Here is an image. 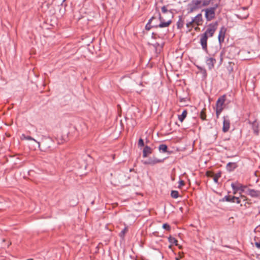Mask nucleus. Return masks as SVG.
Masks as SVG:
<instances>
[{
    "instance_id": "nucleus-26",
    "label": "nucleus",
    "mask_w": 260,
    "mask_h": 260,
    "mask_svg": "<svg viewBox=\"0 0 260 260\" xmlns=\"http://www.w3.org/2000/svg\"><path fill=\"white\" fill-rule=\"evenodd\" d=\"M171 196L173 199H177L179 197V192L177 190H172L171 193Z\"/></svg>"
},
{
    "instance_id": "nucleus-22",
    "label": "nucleus",
    "mask_w": 260,
    "mask_h": 260,
    "mask_svg": "<svg viewBox=\"0 0 260 260\" xmlns=\"http://www.w3.org/2000/svg\"><path fill=\"white\" fill-rule=\"evenodd\" d=\"M236 16H237V17L240 19H246L248 16V13H247V12H246L245 13L243 14H241V12H239V13L236 15Z\"/></svg>"
},
{
    "instance_id": "nucleus-39",
    "label": "nucleus",
    "mask_w": 260,
    "mask_h": 260,
    "mask_svg": "<svg viewBox=\"0 0 260 260\" xmlns=\"http://www.w3.org/2000/svg\"><path fill=\"white\" fill-rule=\"evenodd\" d=\"M234 50H235V49L233 47H231L229 48V52H233Z\"/></svg>"
},
{
    "instance_id": "nucleus-15",
    "label": "nucleus",
    "mask_w": 260,
    "mask_h": 260,
    "mask_svg": "<svg viewBox=\"0 0 260 260\" xmlns=\"http://www.w3.org/2000/svg\"><path fill=\"white\" fill-rule=\"evenodd\" d=\"M152 152V149L148 146H146L143 151V157H146Z\"/></svg>"
},
{
    "instance_id": "nucleus-36",
    "label": "nucleus",
    "mask_w": 260,
    "mask_h": 260,
    "mask_svg": "<svg viewBox=\"0 0 260 260\" xmlns=\"http://www.w3.org/2000/svg\"><path fill=\"white\" fill-rule=\"evenodd\" d=\"M222 55H223V53H222V52H221V53H220V63H221V62H222V59H223V58H222Z\"/></svg>"
},
{
    "instance_id": "nucleus-10",
    "label": "nucleus",
    "mask_w": 260,
    "mask_h": 260,
    "mask_svg": "<svg viewBox=\"0 0 260 260\" xmlns=\"http://www.w3.org/2000/svg\"><path fill=\"white\" fill-rule=\"evenodd\" d=\"M226 31V28L224 26L221 27L218 36V41L220 44L224 42Z\"/></svg>"
},
{
    "instance_id": "nucleus-3",
    "label": "nucleus",
    "mask_w": 260,
    "mask_h": 260,
    "mask_svg": "<svg viewBox=\"0 0 260 260\" xmlns=\"http://www.w3.org/2000/svg\"><path fill=\"white\" fill-rule=\"evenodd\" d=\"M159 20L160 21V23L158 25H151V23L153 19H155L154 16H152L148 21L146 25H145V29L147 30H149L151 28H157V27H166L170 26V25L172 23V21L171 19L169 20H166L163 16H162L160 13H158Z\"/></svg>"
},
{
    "instance_id": "nucleus-31",
    "label": "nucleus",
    "mask_w": 260,
    "mask_h": 260,
    "mask_svg": "<svg viewBox=\"0 0 260 260\" xmlns=\"http://www.w3.org/2000/svg\"><path fill=\"white\" fill-rule=\"evenodd\" d=\"M161 11L163 13L166 14L168 12V11L167 9V7L165 6H164L161 8Z\"/></svg>"
},
{
    "instance_id": "nucleus-41",
    "label": "nucleus",
    "mask_w": 260,
    "mask_h": 260,
    "mask_svg": "<svg viewBox=\"0 0 260 260\" xmlns=\"http://www.w3.org/2000/svg\"><path fill=\"white\" fill-rule=\"evenodd\" d=\"M64 140H61L60 142L58 141V144H62V143H64Z\"/></svg>"
},
{
    "instance_id": "nucleus-13",
    "label": "nucleus",
    "mask_w": 260,
    "mask_h": 260,
    "mask_svg": "<svg viewBox=\"0 0 260 260\" xmlns=\"http://www.w3.org/2000/svg\"><path fill=\"white\" fill-rule=\"evenodd\" d=\"M194 24L197 25H200L202 24V15L201 14H198L194 18L192 19Z\"/></svg>"
},
{
    "instance_id": "nucleus-16",
    "label": "nucleus",
    "mask_w": 260,
    "mask_h": 260,
    "mask_svg": "<svg viewBox=\"0 0 260 260\" xmlns=\"http://www.w3.org/2000/svg\"><path fill=\"white\" fill-rule=\"evenodd\" d=\"M162 161V160L158 159L156 158L154 159H149L147 161H145L144 164L146 165H154L157 163L161 162Z\"/></svg>"
},
{
    "instance_id": "nucleus-11",
    "label": "nucleus",
    "mask_w": 260,
    "mask_h": 260,
    "mask_svg": "<svg viewBox=\"0 0 260 260\" xmlns=\"http://www.w3.org/2000/svg\"><path fill=\"white\" fill-rule=\"evenodd\" d=\"M246 193L251 197L257 198L260 197V191L253 189L247 188Z\"/></svg>"
},
{
    "instance_id": "nucleus-21",
    "label": "nucleus",
    "mask_w": 260,
    "mask_h": 260,
    "mask_svg": "<svg viewBox=\"0 0 260 260\" xmlns=\"http://www.w3.org/2000/svg\"><path fill=\"white\" fill-rule=\"evenodd\" d=\"M221 173L220 172H218L216 174L214 175L213 178L214 181L217 183L218 182V179L220 177H221Z\"/></svg>"
},
{
    "instance_id": "nucleus-20",
    "label": "nucleus",
    "mask_w": 260,
    "mask_h": 260,
    "mask_svg": "<svg viewBox=\"0 0 260 260\" xmlns=\"http://www.w3.org/2000/svg\"><path fill=\"white\" fill-rule=\"evenodd\" d=\"M168 240H169V242L171 243V244H175L176 246H177L178 245V241L174 237H173L172 236H170L169 238H168Z\"/></svg>"
},
{
    "instance_id": "nucleus-28",
    "label": "nucleus",
    "mask_w": 260,
    "mask_h": 260,
    "mask_svg": "<svg viewBox=\"0 0 260 260\" xmlns=\"http://www.w3.org/2000/svg\"><path fill=\"white\" fill-rule=\"evenodd\" d=\"M162 228L166 230L167 231H170L171 230V226L168 223H164L162 225Z\"/></svg>"
},
{
    "instance_id": "nucleus-35",
    "label": "nucleus",
    "mask_w": 260,
    "mask_h": 260,
    "mask_svg": "<svg viewBox=\"0 0 260 260\" xmlns=\"http://www.w3.org/2000/svg\"><path fill=\"white\" fill-rule=\"evenodd\" d=\"M25 139H26V140H34V141H35L37 142V141H36L34 138H32L31 137H30V136H27V137H25Z\"/></svg>"
},
{
    "instance_id": "nucleus-8",
    "label": "nucleus",
    "mask_w": 260,
    "mask_h": 260,
    "mask_svg": "<svg viewBox=\"0 0 260 260\" xmlns=\"http://www.w3.org/2000/svg\"><path fill=\"white\" fill-rule=\"evenodd\" d=\"M248 123L251 125L254 135L257 136L259 132V123L257 119H255L253 122L248 121Z\"/></svg>"
},
{
    "instance_id": "nucleus-33",
    "label": "nucleus",
    "mask_w": 260,
    "mask_h": 260,
    "mask_svg": "<svg viewBox=\"0 0 260 260\" xmlns=\"http://www.w3.org/2000/svg\"><path fill=\"white\" fill-rule=\"evenodd\" d=\"M255 245L258 249H260V242L256 241Z\"/></svg>"
},
{
    "instance_id": "nucleus-23",
    "label": "nucleus",
    "mask_w": 260,
    "mask_h": 260,
    "mask_svg": "<svg viewBox=\"0 0 260 260\" xmlns=\"http://www.w3.org/2000/svg\"><path fill=\"white\" fill-rule=\"evenodd\" d=\"M178 28L181 29L184 26V21L182 19L181 17H180L177 23Z\"/></svg>"
},
{
    "instance_id": "nucleus-18",
    "label": "nucleus",
    "mask_w": 260,
    "mask_h": 260,
    "mask_svg": "<svg viewBox=\"0 0 260 260\" xmlns=\"http://www.w3.org/2000/svg\"><path fill=\"white\" fill-rule=\"evenodd\" d=\"M187 114V110H184L181 115H178V119L180 122H182L184 119L186 118Z\"/></svg>"
},
{
    "instance_id": "nucleus-29",
    "label": "nucleus",
    "mask_w": 260,
    "mask_h": 260,
    "mask_svg": "<svg viewBox=\"0 0 260 260\" xmlns=\"http://www.w3.org/2000/svg\"><path fill=\"white\" fill-rule=\"evenodd\" d=\"M214 175V173L212 171H207L206 172V175L208 177H213Z\"/></svg>"
},
{
    "instance_id": "nucleus-2",
    "label": "nucleus",
    "mask_w": 260,
    "mask_h": 260,
    "mask_svg": "<svg viewBox=\"0 0 260 260\" xmlns=\"http://www.w3.org/2000/svg\"><path fill=\"white\" fill-rule=\"evenodd\" d=\"M222 201L239 204L242 210L249 208L252 205L251 200L244 194H241L239 197L231 195L225 196L222 199Z\"/></svg>"
},
{
    "instance_id": "nucleus-38",
    "label": "nucleus",
    "mask_w": 260,
    "mask_h": 260,
    "mask_svg": "<svg viewBox=\"0 0 260 260\" xmlns=\"http://www.w3.org/2000/svg\"><path fill=\"white\" fill-rule=\"evenodd\" d=\"M159 46V43L156 42L154 44H153V46L155 48Z\"/></svg>"
},
{
    "instance_id": "nucleus-6",
    "label": "nucleus",
    "mask_w": 260,
    "mask_h": 260,
    "mask_svg": "<svg viewBox=\"0 0 260 260\" xmlns=\"http://www.w3.org/2000/svg\"><path fill=\"white\" fill-rule=\"evenodd\" d=\"M218 6L219 4H216L213 7L203 10L205 12V18L207 21H211L215 18V11Z\"/></svg>"
},
{
    "instance_id": "nucleus-25",
    "label": "nucleus",
    "mask_w": 260,
    "mask_h": 260,
    "mask_svg": "<svg viewBox=\"0 0 260 260\" xmlns=\"http://www.w3.org/2000/svg\"><path fill=\"white\" fill-rule=\"evenodd\" d=\"M194 24V23L193 22L192 19L186 23V27L188 28L189 31H190L193 27Z\"/></svg>"
},
{
    "instance_id": "nucleus-12",
    "label": "nucleus",
    "mask_w": 260,
    "mask_h": 260,
    "mask_svg": "<svg viewBox=\"0 0 260 260\" xmlns=\"http://www.w3.org/2000/svg\"><path fill=\"white\" fill-rule=\"evenodd\" d=\"M206 62L209 70H212L216 63V59L213 57H209L206 59Z\"/></svg>"
},
{
    "instance_id": "nucleus-30",
    "label": "nucleus",
    "mask_w": 260,
    "mask_h": 260,
    "mask_svg": "<svg viewBox=\"0 0 260 260\" xmlns=\"http://www.w3.org/2000/svg\"><path fill=\"white\" fill-rule=\"evenodd\" d=\"M138 146L139 147H143L144 146V141L142 139L140 138L139 140V141H138Z\"/></svg>"
},
{
    "instance_id": "nucleus-24",
    "label": "nucleus",
    "mask_w": 260,
    "mask_h": 260,
    "mask_svg": "<svg viewBox=\"0 0 260 260\" xmlns=\"http://www.w3.org/2000/svg\"><path fill=\"white\" fill-rule=\"evenodd\" d=\"M168 147L166 144H161L159 146V150L161 151L163 153L167 152Z\"/></svg>"
},
{
    "instance_id": "nucleus-17",
    "label": "nucleus",
    "mask_w": 260,
    "mask_h": 260,
    "mask_svg": "<svg viewBox=\"0 0 260 260\" xmlns=\"http://www.w3.org/2000/svg\"><path fill=\"white\" fill-rule=\"evenodd\" d=\"M128 231V226H126L119 233V236L122 240L124 239V237L125 234L127 233Z\"/></svg>"
},
{
    "instance_id": "nucleus-5",
    "label": "nucleus",
    "mask_w": 260,
    "mask_h": 260,
    "mask_svg": "<svg viewBox=\"0 0 260 260\" xmlns=\"http://www.w3.org/2000/svg\"><path fill=\"white\" fill-rule=\"evenodd\" d=\"M231 187L233 189V194H235L239 191V196L243 194V192H246L248 188L246 185H243L238 181L232 183Z\"/></svg>"
},
{
    "instance_id": "nucleus-9",
    "label": "nucleus",
    "mask_w": 260,
    "mask_h": 260,
    "mask_svg": "<svg viewBox=\"0 0 260 260\" xmlns=\"http://www.w3.org/2000/svg\"><path fill=\"white\" fill-rule=\"evenodd\" d=\"M223 119L222 131L226 133L229 131L230 128V120L228 116H223Z\"/></svg>"
},
{
    "instance_id": "nucleus-44",
    "label": "nucleus",
    "mask_w": 260,
    "mask_h": 260,
    "mask_svg": "<svg viewBox=\"0 0 260 260\" xmlns=\"http://www.w3.org/2000/svg\"><path fill=\"white\" fill-rule=\"evenodd\" d=\"M243 11H246L247 9L246 8H242Z\"/></svg>"
},
{
    "instance_id": "nucleus-32",
    "label": "nucleus",
    "mask_w": 260,
    "mask_h": 260,
    "mask_svg": "<svg viewBox=\"0 0 260 260\" xmlns=\"http://www.w3.org/2000/svg\"><path fill=\"white\" fill-rule=\"evenodd\" d=\"M185 185V182L183 180H181L179 182V187L181 188L182 186Z\"/></svg>"
},
{
    "instance_id": "nucleus-45",
    "label": "nucleus",
    "mask_w": 260,
    "mask_h": 260,
    "mask_svg": "<svg viewBox=\"0 0 260 260\" xmlns=\"http://www.w3.org/2000/svg\"><path fill=\"white\" fill-rule=\"evenodd\" d=\"M170 16H171V17L172 18L173 17V15L171 14V13L170 12Z\"/></svg>"
},
{
    "instance_id": "nucleus-46",
    "label": "nucleus",
    "mask_w": 260,
    "mask_h": 260,
    "mask_svg": "<svg viewBox=\"0 0 260 260\" xmlns=\"http://www.w3.org/2000/svg\"><path fill=\"white\" fill-rule=\"evenodd\" d=\"M66 0H63V2H64Z\"/></svg>"
},
{
    "instance_id": "nucleus-43",
    "label": "nucleus",
    "mask_w": 260,
    "mask_h": 260,
    "mask_svg": "<svg viewBox=\"0 0 260 260\" xmlns=\"http://www.w3.org/2000/svg\"><path fill=\"white\" fill-rule=\"evenodd\" d=\"M229 58H232V57H234V56L232 55H230L229 56Z\"/></svg>"
},
{
    "instance_id": "nucleus-1",
    "label": "nucleus",
    "mask_w": 260,
    "mask_h": 260,
    "mask_svg": "<svg viewBox=\"0 0 260 260\" xmlns=\"http://www.w3.org/2000/svg\"><path fill=\"white\" fill-rule=\"evenodd\" d=\"M218 26V22H215L209 24L205 31L204 33L201 34L199 36L200 39V43L202 46L203 50L206 52L208 51L207 41L208 38L213 36L215 32L216 31Z\"/></svg>"
},
{
    "instance_id": "nucleus-27",
    "label": "nucleus",
    "mask_w": 260,
    "mask_h": 260,
    "mask_svg": "<svg viewBox=\"0 0 260 260\" xmlns=\"http://www.w3.org/2000/svg\"><path fill=\"white\" fill-rule=\"evenodd\" d=\"M229 66L228 67V70L230 73H231L233 71V67L235 66V63L233 62H229Z\"/></svg>"
},
{
    "instance_id": "nucleus-42",
    "label": "nucleus",
    "mask_w": 260,
    "mask_h": 260,
    "mask_svg": "<svg viewBox=\"0 0 260 260\" xmlns=\"http://www.w3.org/2000/svg\"><path fill=\"white\" fill-rule=\"evenodd\" d=\"M175 259H176V260H180V257H176L175 258Z\"/></svg>"
},
{
    "instance_id": "nucleus-37",
    "label": "nucleus",
    "mask_w": 260,
    "mask_h": 260,
    "mask_svg": "<svg viewBox=\"0 0 260 260\" xmlns=\"http://www.w3.org/2000/svg\"><path fill=\"white\" fill-rule=\"evenodd\" d=\"M156 35V34H155L154 32H153V33L152 34V38H154V39H156V36H155Z\"/></svg>"
},
{
    "instance_id": "nucleus-19",
    "label": "nucleus",
    "mask_w": 260,
    "mask_h": 260,
    "mask_svg": "<svg viewBox=\"0 0 260 260\" xmlns=\"http://www.w3.org/2000/svg\"><path fill=\"white\" fill-rule=\"evenodd\" d=\"M206 109L204 108L202 110L200 113V117L202 120H206Z\"/></svg>"
},
{
    "instance_id": "nucleus-34",
    "label": "nucleus",
    "mask_w": 260,
    "mask_h": 260,
    "mask_svg": "<svg viewBox=\"0 0 260 260\" xmlns=\"http://www.w3.org/2000/svg\"><path fill=\"white\" fill-rule=\"evenodd\" d=\"M201 73L204 75V76H207V72L206 70L205 69H203L202 70V71H200Z\"/></svg>"
},
{
    "instance_id": "nucleus-14",
    "label": "nucleus",
    "mask_w": 260,
    "mask_h": 260,
    "mask_svg": "<svg viewBox=\"0 0 260 260\" xmlns=\"http://www.w3.org/2000/svg\"><path fill=\"white\" fill-rule=\"evenodd\" d=\"M237 167L238 165L236 162H230L226 165V169L229 172H232Z\"/></svg>"
},
{
    "instance_id": "nucleus-40",
    "label": "nucleus",
    "mask_w": 260,
    "mask_h": 260,
    "mask_svg": "<svg viewBox=\"0 0 260 260\" xmlns=\"http://www.w3.org/2000/svg\"><path fill=\"white\" fill-rule=\"evenodd\" d=\"M197 68H198V69L200 71H202V70L204 69V68H203L202 67H199V66H197Z\"/></svg>"
},
{
    "instance_id": "nucleus-4",
    "label": "nucleus",
    "mask_w": 260,
    "mask_h": 260,
    "mask_svg": "<svg viewBox=\"0 0 260 260\" xmlns=\"http://www.w3.org/2000/svg\"><path fill=\"white\" fill-rule=\"evenodd\" d=\"M226 95L225 94L218 98L215 105L216 116L218 118L220 114L224 108V103L226 101Z\"/></svg>"
},
{
    "instance_id": "nucleus-7",
    "label": "nucleus",
    "mask_w": 260,
    "mask_h": 260,
    "mask_svg": "<svg viewBox=\"0 0 260 260\" xmlns=\"http://www.w3.org/2000/svg\"><path fill=\"white\" fill-rule=\"evenodd\" d=\"M202 8L201 0H192L187 5V10L188 13L193 12Z\"/></svg>"
}]
</instances>
